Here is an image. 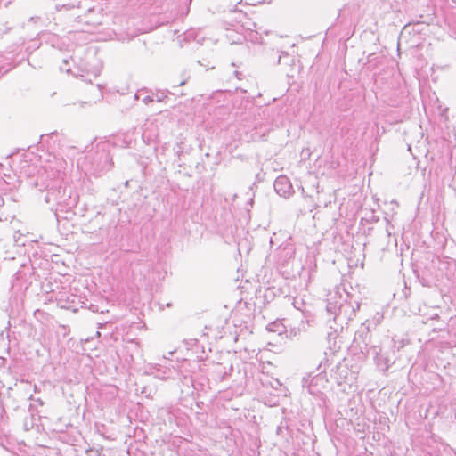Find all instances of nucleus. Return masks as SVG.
<instances>
[{
	"mask_svg": "<svg viewBox=\"0 0 456 456\" xmlns=\"http://www.w3.org/2000/svg\"><path fill=\"white\" fill-rule=\"evenodd\" d=\"M102 156L103 157V159H94L92 162L94 169L100 173L109 170L112 166V160L110 159L108 153L102 152Z\"/></svg>",
	"mask_w": 456,
	"mask_h": 456,
	"instance_id": "nucleus-4",
	"label": "nucleus"
},
{
	"mask_svg": "<svg viewBox=\"0 0 456 456\" xmlns=\"http://www.w3.org/2000/svg\"><path fill=\"white\" fill-rule=\"evenodd\" d=\"M30 399L34 400L32 395L30 396ZM35 401L37 402L40 405L44 404V402L40 398H37V399H35Z\"/></svg>",
	"mask_w": 456,
	"mask_h": 456,
	"instance_id": "nucleus-14",
	"label": "nucleus"
},
{
	"mask_svg": "<svg viewBox=\"0 0 456 456\" xmlns=\"http://www.w3.org/2000/svg\"><path fill=\"white\" fill-rule=\"evenodd\" d=\"M337 310H339V307H338L336 305H333L330 302L327 304V311L328 312L337 314Z\"/></svg>",
	"mask_w": 456,
	"mask_h": 456,
	"instance_id": "nucleus-9",
	"label": "nucleus"
},
{
	"mask_svg": "<svg viewBox=\"0 0 456 456\" xmlns=\"http://www.w3.org/2000/svg\"><path fill=\"white\" fill-rule=\"evenodd\" d=\"M266 330L269 332L277 333L278 335H281L284 332H286L285 325L281 322V321H279V320L274 321V322L269 323L266 326Z\"/></svg>",
	"mask_w": 456,
	"mask_h": 456,
	"instance_id": "nucleus-5",
	"label": "nucleus"
},
{
	"mask_svg": "<svg viewBox=\"0 0 456 456\" xmlns=\"http://www.w3.org/2000/svg\"><path fill=\"white\" fill-rule=\"evenodd\" d=\"M307 325H308L307 322L302 321L297 328H296V327L291 328L290 331H289V338H296V337L299 336L302 331L303 332L306 331Z\"/></svg>",
	"mask_w": 456,
	"mask_h": 456,
	"instance_id": "nucleus-7",
	"label": "nucleus"
},
{
	"mask_svg": "<svg viewBox=\"0 0 456 456\" xmlns=\"http://www.w3.org/2000/svg\"><path fill=\"white\" fill-rule=\"evenodd\" d=\"M184 83H185V82H184V81H183V82H181V83L179 84V86H183V85H184Z\"/></svg>",
	"mask_w": 456,
	"mask_h": 456,
	"instance_id": "nucleus-17",
	"label": "nucleus"
},
{
	"mask_svg": "<svg viewBox=\"0 0 456 456\" xmlns=\"http://www.w3.org/2000/svg\"><path fill=\"white\" fill-rule=\"evenodd\" d=\"M140 97H141V93H140V92H138V93L135 94V98H136V99H140Z\"/></svg>",
	"mask_w": 456,
	"mask_h": 456,
	"instance_id": "nucleus-16",
	"label": "nucleus"
},
{
	"mask_svg": "<svg viewBox=\"0 0 456 456\" xmlns=\"http://www.w3.org/2000/svg\"><path fill=\"white\" fill-rule=\"evenodd\" d=\"M234 75L236 76V77L238 79H240L241 78L240 77L242 76V74L240 72H239V71H234Z\"/></svg>",
	"mask_w": 456,
	"mask_h": 456,
	"instance_id": "nucleus-15",
	"label": "nucleus"
},
{
	"mask_svg": "<svg viewBox=\"0 0 456 456\" xmlns=\"http://www.w3.org/2000/svg\"><path fill=\"white\" fill-rule=\"evenodd\" d=\"M155 101V98H154V94L152 95H145L144 97L142 98V102L145 104H148L151 102Z\"/></svg>",
	"mask_w": 456,
	"mask_h": 456,
	"instance_id": "nucleus-11",
	"label": "nucleus"
},
{
	"mask_svg": "<svg viewBox=\"0 0 456 456\" xmlns=\"http://www.w3.org/2000/svg\"><path fill=\"white\" fill-rule=\"evenodd\" d=\"M60 69L61 71H66L67 73L69 72L70 69H69V61L67 60H63V65H61L60 67Z\"/></svg>",
	"mask_w": 456,
	"mask_h": 456,
	"instance_id": "nucleus-13",
	"label": "nucleus"
},
{
	"mask_svg": "<svg viewBox=\"0 0 456 456\" xmlns=\"http://www.w3.org/2000/svg\"><path fill=\"white\" fill-rule=\"evenodd\" d=\"M282 59H289V56L287 53L285 52H281V54H280L278 56V59H277V61H276V64H281V60Z\"/></svg>",
	"mask_w": 456,
	"mask_h": 456,
	"instance_id": "nucleus-12",
	"label": "nucleus"
},
{
	"mask_svg": "<svg viewBox=\"0 0 456 456\" xmlns=\"http://www.w3.org/2000/svg\"><path fill=\"white\" fill-rule=\"evenodd\" d=\"M277 194L285 199L289 198L294 193V189L290 180L286 175H279L273 183Z\"/></svg>",
	"mask_w": 456,
	"mask_h": 456,
	"instance_id": "nucleus-2",
	"label": "nucleus"
},
{
	"mask_svg": "<svg viewBox=\"0 0 456 456\" xmlns=\"http://www.w3.org/2000/svg\"><path fill=\"white\" fill-rule=\"evenodd\" d=\"M370 336L369 331L357 333L354 338V345L359 348L362 354H371L374 356L377 366L382 370L387 371L389 368L388 359L380 354L379 346H369Z\"/></svg>",
	"mask_w": 456,
	"mask_h": 456,
	"instance_id": "nucleus-1",
	"label": "nucleus"
},
{
	"mask_svg": "<svg viewBox=\"0 0 456 456\" xmlns=\"http://www.w3.org/2000/svg\"><path fill=\"white\" fill-rule=\"evenodd\" d=\"M167 96L165 94V93H157L156 94H154V98L157 102H163L165 100V98H167Z\"/></svg>",
	"mask_w": 456,
	"mask_h": 456,
	"instance_id": "nucleus-10",
	"label": "nucleus"
},
{
	"mask_svg": "<svg viewBox=\"0 0 456 456\" xmlns=\"http://www.w3.org/2000/svg\"><path fill=\"white\" fill-rule=\"evenodd\" d=\"M151 369L156 370L155 376L160 379H166L169 378L172 372L171 369L169 368H164L162 370L160 367L153 366Z\"/></svg>",
	"mask_w": 456,
	"mask_h": 456,
	"instance_id": "nucleus-6",
	"label": "nucleus"
},
{
	"mask_svg": "<svg viewBox=\"0 0 456 456\" xmlns=\"http://www.w3.org/2000/svg\"><path fill=\"white\" fill-rule=\"evenodd\" d=\"M318 379V377L311 378L309 377H304L302 379V386L303 387H308V391L310 394H314V391L312 389L313 383Z\"/></svg>",
	"mask_w": 456,
	"mask_h": 456,
	"instance_id": "nucleus-8",
	"label": "nucleus"
},
{
	"mask_svg": "<svg viewBox=\"0 0 456 456\" xmlns=\"http://www.w3.org/2000/svg\"><path fill=\"white\" fill-rule=\"evenodd\" d=\"M61 192L66 194V188H59L57 191L53 190H50L47 191V194L45 196V201L50 202L51 200H55L59 206H66L68 208H71L76 204V199H72L70 195H69V198L67 200L63 199V196H60Z\"/></svg>",
	"mask_w": 456,
	"mask_h": 456,
	"instance_id": "nucleus-3",
	"label": "nucleus"
}]
</instances>
